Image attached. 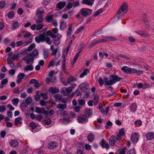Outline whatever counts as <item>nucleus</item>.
<instances>
[{
  "label": "nucleus",
  "mask_w": 154,
  "mask_h": 154,
  "mask_svg": "<svg viewBox=\"0 0 154 154\" xmlns=\"http://www.w3.org/2000/svg\"><path fill=\"white\" fill-rule=\"evenodd\" d=\"M103 11L102 9L101 8L100 9L97 11L94 14V16H96L98 15L101 13Z\"/></svg>",
  "instance_id": "5fc2aeb1"
},
{
  "label": "nucleus",
  "mask_w": 154,
  "mask_h": 154,
  "mask_svg": "<svg viewBox=\"0 0 154 154\" xmlns=\"http://www.w3.org/2000/svg\"><path fill=\"white\" fill-rule=\"evenodd\" d=\"M58 112L60 114L63 119L65 122H68L70 121V117L64 110H59Z\"/></svg>",
  "instance_id": "7ed1b4c3"
},
{
  "label": "nucleus",
  "mask_w": 154,
  "mask_h": 154,
  "mask_svg": "<svg viewBox=\"0 0 154 154\" xmlns=\"http://www.w3.org/2000/svg\"><path fill=\"white\" fill-rule=\"evenodd\" d=\"M85 113L86 115H87L88 116H91L92 113V110L91 109H89L86 110Z\"/></svg>",
  "instance_id": "79ce46f5"
},
{
  "label": "nucleus",
  "mask_w": 154,
  "mask_h": 154,
  "mask_svg": "<svg viewBox=\"0 0 154 154\" xmlns=\"http://www.w3.org/2000/svg\"><path fill=\"white\" fill-rule=\"evenodd\" d=\"M23 91V90L20 91L19 88H15L14 90V92L16 94H19L21 92Z\"/></svg>",
  "instance_id": "a18cd8bd"
},
{
  "label": "nucleus",
  "mask_w": 154,
  "mask_h": 154,
  "mask_svg": "<svg viewBox=\"0 0 154 154\" xmlns=\"http://www.w3.org/2000/svg\"><path fill=\"white\" fill-rule=\"evenodd\" d=\"M31 36V34L29 32H26L24 35V38L29 37Z\"/></svg>",
  "instance_id": "69168bd1"
},
{
  "label": "nucleus",
  "mask_w": 154,
  "mask_h": 154,
  "mask_svg": "<svg viewBox=\"0 0 154 154\" xmlns=\"http://www.w3.org/2000/svg\"><path fill=\"white\" fill-rule=\"evenodd\" d=\"M35 112L41 114H46L48 113V112L45 110L44 108H40L39 107L36 108Z\"/></svg>",
  "instance_id": "ddd939ff"
},
{
  "label": "nucleus",
  "mask_w": 154,
  "mask_h": 154,
  "mask_svg": "<svg viewBox=\"0 0 154 154\" xmlns=\"http://www.w3.org/2000/svg\"><path fill=\"white\" fill-rule=\"evenodd\" d=\"M19 99L18 98H15L12 100V103L15 106H17L19 102Z\"/></svg>",
  "instance_id": "2f4dec72"
},
{
  "label": "nucleus",
  "mask_w": 154,
  "mask_h": 154,
  "mask_svg": "<svg viewBox=\"0 0 154 154\" xmlns=\"http://www.w3.org/2000/svg\"><path fill=\"white\" fill-rule=\"evenodd\" d=\"M34 67L31 63L30 65L26 66L23 69L25 71H32L33 70Z\"/></svg>",
  "instance_id": "4be33fe9"
},
{
  "label": "nucleus",
  "mask_w": 154,
  "mask_h": 154,
  "mask_svg": "<svg viewBox=\"0 0 154 154\" xmlns=\"http://www.w3.org/2000/svg\"><path fill=\"white\" fill-rule=\"evenodd\" d=\"M22 119L21 117H18L16 118L15 119V125H17L19 124H22L21 122Z\"/></svg>",
  "instance_id": "5701e85b"
},
{
  "label": "nucleus",
  "mask_w": 154,
  "mask_h": 154,
  "mask_svg": "<svg viewBox=\"0 0 154 154\" xmlns=\"http://www.w3.org/2000/svg\"><path fill=\"white\" fill-rule=\"evenodd\" d=\"M88 72V69H85L83 72L80 74V78H83L84 76L87 75Z\"/></svg>",
  "instance_id": "f704fd0d"
},
{
  "label": "nucleus",
  "mask_w": 154,
  "mask_h": 154,
  "mask_svg": "<svg viewBox=\"0 0 154 154\" xmlns=\"http://www.w3.org/2000/svg\"><path fill=\"white\" fill-rule=\"evenodd\" d=\"M32 39L29 38V39H26L25 41L24 42L25 45H27L32 42Z\"/></svg>",
  "instance_id": "37998d69"
},
{
  "label": "nucleus",
  "mask_w": 154,
  "mask_h": 154,
  "mask_svg": "<svg viewBox=\"0 0 154 154\" xmlns=\"http://www.w3.org/2000/svg\"><path fill=\"white\" fill-rule=\"evenodd\" d=\"M139 134L138 133H135L131 134V140L134 143H137L139 140Z\"/></svg>",
  "instance_id": "1a4fd4ad"
},
{
  "label": "nucleus",
  "mask_w": 154,
  "mask_h": 154,
  "mask_svg": "<svg viewBox=\"0 0 154 154\" xmlns=\"http://www.w3.org/2000/svg\"><path fill=\"white\" fill-rule=\"evenodd\" d=\"M95 0H83L82 1L83 4H85L88 6H92Z\"/></svg>",
  "instance_id": "dca6fc26"
},
{
  "label": "nucleus",
  "mask_w": 154,
  "mask_h": 154,
  "mask_svg": "<svg viewBox=\"0 0 154 154\" xmlns=\"http://www.w3.org/2000/svg\"><path fill=\"white\" fill-rule=\"evenodd\" d=\"M109 143L111 146H113L115 143L118 144L119 143H117L116 139V136H112L109 138Z\"/></svg>",
  "instance_id": "4468645a"
},
{
  "label": "nucleus",
  "mask_w": 154,
  "mask_h": 154,
  "mask_svg": "<svg viewBox=\"0 0 154 154\" xmlns=\"http://www.w3.org/2000/svg\"><path fill=\"white\" fill-rule=\"evenodd\" d=\"M126 147H124L122 149H121L119 150V152L120 154H125L126 152Z\"/></svg>",
  "instance_id": "ea45409f"
},
{
  "label": "nucleus",
  "mask_w": 154,
  "mask_h": 154,
  "mask_svg": "<svg viewBox=\"0 0 154 154\" xmlns=\"http://www.w3.org/2000/svg\"><path fill=\"white\" fill-rule=\"evenodd\" d=\"M122 78L116 75H111L109 76V79L111 80L112 85L117 82H118L122 79Z\"/></svg>",
  "instance_id": "0eeeda50"
},
{
  "label": "nucleus",
  "mask_w": 154,
  "mask_h": 154,
  "mask_svg": "<svg viewBox=\"0 0 154 154\" xmlns=\"http://www.w3.org/2000/svg\"><path fill=\"white\" fill-rule=\"evenodd\" d=\"M45 26V24L42 23L39 24H37L36 25V30L38 31L43 29V27Z\"/></svg>",
  "instance_id": "473e14b6"
},
{
  "label": "nucleus",
  "mask_w": 154,
  "mask_h": 154,
  "mask_svg": "<svg viewBox=\"0 0 154 154\" xmlns=\"http://www.w3.org/2000/svg\"><path fill=\"white\" fill-rule=\"evenodd\" d=\"M14 14L13 11H11L8 13V17L10 19H11L13 17Z\"/></svg>",
  "instance_id": "864d4df0"
},
{
  "label": "nucleus",
  "mask_w": 154,
  "mask_h": 154,
  "mask_svg": "<svg viewBox=\"0 0 154 154\" xmlns=\"http://www.w3.org/2000/svg\"><path fill=\"white\" fill-rule=\"evenodd\" d=\"M84 28V26H81V27H80V28L77 29L76 32H75V33L76 34L78 33L79 32H80Z\"/></svg>",
  "instance_id": "e2e57ef3"
},
{
  "label": "nucleus",
  "mask_w": 154,
  "mask_h": 154,
  "mask_svg": "<svg viewBox=\"0 0 154 154\" xmlns=\"http://www.w3.org/2000/svg\"><path fill=\"white\" fill-rule=\"evenodd\" d=\"M75 81H76V79L74 78L72 76H70L67 78V83L70 84Z\"/></svg>",
  "instance_id": "c756f323"
},
{
  "label": "nucleus",
  "mask_w": 154,
  "mask_h": 154,
  "mask_svg": "<svg viewBox=\"0 0 154 154\" xmlns=\"http://www.w3.org/2000/svg\"><path fill=\"white\" fill-rule=\"evenodd\" d=\"M9 143L10 145L13 147H16L18 145V142L15 140H11L10 142Z\"/></svg>",
  "instance_id": "412c9836"
},
{
  "label": "nucleus",
  "mask_w": 154,
  "mask_h": 154,
  "mask_svg": "<svg viewBox=\"0 0 154 154\" xmlns=\"http://www.w3.org/2000/svg\"><path fill=\"white\" fill-rule=\"evenodd\" d=\"M73 5L74 8H75L79 6L80 5L79 1H77L75 2H74L73 3Z\"/></svg>",
  "instance_id": "3c124183"
},
{
  "label": "nucleus",
  "mask_w": 154,
  "mask_h": 154,
  "mask_svg": "<svg viewBox=\"0 0 154 154\" xmlns=\"http://www.w3.org/2000/svg\"><path fill=\"white\" fill-rule=\"evenodd\" d=\"M127 11V6L126 4L125 3H123L121 6V8L118 11V14H121L122 12L123 14L126 13Z\"/></svg>",
  "instance_id": "f8f14e48"
},
{
  "label": "nucleus",
  "mask_w": 154,
  "mask_h": 154,
  "mask_svg": "<svg viewBox=\"0 0 154 154\" xmlns=\"http://www.w3.org/2000/svg\"><path fill=\"white\" fill-rule=\"evenodd\" d=\"M94 101L93 103H94V105H96L97 104L99 100V96L97 95H95L94 96Z\"/></svg>",
  "instance_id": "c85d7f7f"
},
{
  "label": "nucleus",
  "mask_w": 154,
  "mask_h": 154,
  "mask_svg": "<svg viewBox=\"0 0 154 154\" xmlns=\"http://www.w3.org/2000/svg\"><path fill=\"white\" fill-rule=\"evenodd\" d=\"M67 107V105L66 103L63 104L61 103H59L57 106V109H60V110H63Z\"/></svg>",
  "instance_id": "6ab92c4d"
},
{
  "label": "nucleus",
  "mask_w": 154,
  "mask_h": 154,
  "mask_svg": "<svg viewBox=\"0 0 154 154\" xmlns=\"http://www.w3.org/2000/svg\"><path fill=\"white\" fill-rule=\"evenodd\" d=\"M35 47V44L34 43H32L28 47L27 51H31Z\"/></svg>",
  "instance_id": "58836bf2"
},
{
  "label": "nucleus",
  "mask_w": 154,
  "mask_h": 154,
  "mask_svg": "<svg viewBox=\"0 0 154 154\" xmlns=\"http://www.w3.org/2000/svg\"><path fill=\"white\" fill-rule=\"evenodd\" d=\"M72 28V24L70 25L68 29L66 35L69 36L71 33Z\"/></svg>",
  "instance_id": "c9c22d12"
},
{
  "label": "nucleus",
  "mask_w": 154,
  "mask_h": 154,
  "mask_svg": "<svg viewBox=\"0 0 154 154\" xmlns=\"http://www.w3.org/2000/svg\"><path fill=\"white\" fill-rule=\"evenodd\" d=\"M35 40L38 43L45 41L48 45H50L52 42L49 37H47L45 38V35L43 34H41L38 36H36L35 38Z\"/></svg>",
  "instance_id": "f03ea898"
},
{
  "label": "nucleus",
  "mask_w": 154,
  "mask_h": 154,
  "mask_svg": "<svg viewBox=\"0 0 154 154\" xmlns=\"http://www.w3.org/2000/svg\"><path fill=\"white\" fill-rule=\"evenodd\" d=\"M44 20L43 16H38L35 20L36 23H40L42 22Z\"/></svg>",
  "instance_id": "393cba45"
},
{
  "label": "nucleus",
  "mask_w": 154,
  "mask_h": 154,
  "mask_svg": "<svg viewBox=\"0 0 154 154\" xmlns=\"http://www.w3.org/2000/svg\"><path fill=\"white\" fill-rule=\"evenodd\" d=\"M146 136L147 140H151L154 138V133L152 132H148L146 134Z\"/></svg>",
  "instance_id": "a211bd4d"
},
{
  "label": "nucleus",
  "mask_w": 154,
  "mask_h": 154,
  "mask_svg": "<svg viewBox=\"0 0 154 154\" xmlns=\"http://www.w3.org/2000/svg\"><path fill=\"white\" fill-rule=\"evenodd\" d=\"M121 70L127 73L134 74L136 73L137 75H139L142 74L143 71L141 70H137L135 68H129L127 66H124L122 67Z\"/></svg>",
  "instance_id": "f257e3e1"
},
{
  "label": "nucleus",
  "mask_w": 154,
  "mask_h": 154,
  "mask_svg": "<svg viewBox=\"0 0 154 154\" xmlns=\"http://www.w3.org/2000/svg\"><path fill=\"white\" fill-rule=\"evenodd\" d=\"M49 54V53L47 51H44V52H43V55H44V58L45 59H46L47 57H48V55Z\"/></svg>",
  "instance_id": "0e129e2a"
},
{
  "label": "nucleus",
  "mask_w": 154,
  "mask_h": 154,
  "mask_svg": "<svg viewBox=\"0 0 154 154\" xmlns=\"http://www.w3.org/2000/svg\"><path fill=\"white\" fill-rule=\"evenodd\" d=\"M27 64H31V62H33V57L31 53L28 54L23 59Z\"/></svg>",
  "instance_id": "423d86ee"
},
{
  "label": "nucleus",
  "mask_w": 154,
  "mask_h": 154,
  "mask_svg": "<svg viewBox=\"0 0 154 154\" xmlns=\"http://www.w3.org/2000/svg\"><path fill=\"white\" fill-rule=\"evenodd\" d=\"M81 15L84 17L91 15L92 13V10L88 8H83L80 10Z\"/></svg>",
  "instance_id": "39448f33"
},
{
  "label": "nucleus",
  "mask_w": 154,
  "mask_h": 154,
  "mask_svg": "<svg viewBox=\"0 0 154 154\" xmlns=\"http://www.w3.org/2000/svg\"><path fill=\"white\" fill-rule=\"evenodd\" d=\"M31 53L33 57H36L38 55V52L36 49L34 50Z\"/></svg>",
  "instance_id": "a19ab883"
},
{
  "label": "nucleus",
  "mask_w": 154,
  "mask_h": 154,
  "mask_svg": "<svg viewBox=\"0 0 154 154\" xmlns=\"http://www.w3.org/2000/svg\"><path fill=\"white\" fill-rule=\"evenodd\" d=\"M32 101V98L30 97H28L26 99L25 102L26 103L29 104Z\"/></svg>",
  "instance_id": "09e8293b"
},
{
  "label": "nucleus",
  "mask_w": 154,
  "mask_h": 154,
  "mask_svg": "<svg viewBox=\"0 0 154 154\" xmlns=\"http://www.w3.org/2000/svg\"><path fill=\"white\" fill-rule=\"evenodd\" d=\"M120 134L121 135L123 136L125 134L124 132V128H122L119 131V132L118 134Z\"/></svg>",
  "instance_id": "bf43d9fd"
},
{
  "label": "nucleus",
  "mask_w": 154,
  "mask_h": 154,
  "mask_svg": "<svg viewBox=\"0 0 154 154\" xmlns=\"http://www.w3.org/2000/svg\"><path fill=\"white\" fill-rule=\"evenodd\" d=\"M19 26V24L18 22L17 21H15L13 23L11 26V28L12 29H14L18 27Z\"/></svg>",
  "instance_id": "7c9ffc66"
},
{
  "label": "nucleus",
  "mask_w": 154,
  "mask_h": 154,
  "mask_svg": "<svg viewBox=\"0 0 154 154\" xmlns=\"http://www.w3.org/2000/svg\"><path fill=\"white\" fill-rule=\"evenodd\" d=\"M8 82V80L7 79H5L2 80L1 82V85H5Z\"/></svg>",
  "instance_id": "6e6d98bb"
},
{
  "label": "nucleus",
  "mask_w": 154,
  "mask_h": 154,
  "mask_svg": "<svg viewBox=\"0 0 154 154\" xmlns=\"http://www.w3.org/2000/svg\"><path fill=\"white\" fill-rule=\"evenodd\" d=\"M95 138V136L93 134H90L88 136V141L92 142Z\"/></svg>",
  "instance_id": "bb28decb"
},
{
  "label": "nucleus",
  "mask_w": 154,
  "mask_h": 154,
  "mask_svg": "<svg viewBox=\"0 0 154 154\" xmlns=\"http://www.w3.org/2000/svg\"><path fill=\"white\" fill-rule=\"evenodd\" d=\"M54 61L53 60H51L48 65V68H49L51 66H54Z\"/></svg>",
  "instance_id": "de8ad7c7"
},
{
  "label": "nucleus",
  "mask_w": 154,
  "mask_h": 154,
  "mask_svg": "<svg viewBox=\"0 0 154 154\" xmlns=\"http://www.w3.org/2000/svg\"><path fill=\"white\" fill-rule=\"evenodd\" d=\"M77 121L79 123L85 124L88 122V119L86 116L82 115L78 118Z\"/></svg>",
  "instance_id": "6e6552de"
},
{
  "label": "nucleus",
  "mask_w": 154,
  "mask_h": 154,
  "mask_svg": "<svg viewBox=\"0 0 154 154\" xmlns=\"http://www.w3.org/2000/svg\"><path fill=\"white\" fill-rule=\"evenodd\" d=\"M80 52H81L80 51H79V52H78L76 54V55H75V56L74 57V58L73 59V60H72V63H75V62L76 60L79 57V54H80Z\"/></svg>",
  "instance_id": "e433bc0d"
},
{
  "label": "nucleus",
  "mask_w": 154,
  "mask_h": 154,
  "mask_svg": "<svg viewBox=\"0 0 154 154\" xmlns=\"http://www.w3.org/2000/svg\"><path fill=\"white\" fill-rule=\"evenodd\" d=\"M112 125V123L109 121L106 123V125H105V127L106 128H109V126H111Z\"/></svg>",
  "instance_id": "13d9d810"
},
{
  "label": "nucleus",
  "mask_w": 154,
  "mask_h": 154,
  "mask_svg": "<svg viewBox=\"0 0 154 154\" xmlns=\"http://www.w3.org/2000/svg\"><path fill=\"white\" fill-rule=\"evenodd\" d=\"M6 107L3 105L0 106V112L2 113L4 112L6 109Z\"/></svg>",
  "instance_id": "603ef678"
},
{
  "label": "nucleus",
  "mask_w": 154,
  "mask_h": 154,
  "mask_svg": "<svg viewBox=\"0 0 154 154\" xmlns=\"http://www.w3.org/2000/svg\"><path fill=\"white\" fill-rule=\"evenodd\" d=\"M29 126L32 129H34L36 127V125L35 123L32 122L29 123Z\"/></svg>",
  "instance_id": "8fccbe9b"
},
{
  "label": "nucleus",
  "mask_w": 154,
  "mask_h": 154,
  "mask_svg": "<svg viewBox=\"0 0 154 154\" xmlns=\"http://www.w3.org/2000/svg\"><path fill=\"white\" fill-rule=\"evenodd\" d=\"M105 38L106 39V41H115L116 39V37L112 36H106Z\"/></svg>",
  "instance_id": "72a5a7b5"
},
{
  "label": "nucleus",
  "mask_w": 154,
  "mask_h": 154,
  "mask_svg": "<svg viewBox=\"0 0 154 154\" xmlns=\"http://www.w3.org/2000/svg\"><path fill=\"white\" fill-rule=\"evenodd\" d=\"M46 19L48 23L52 22L53 20V16L51 14L47 15L46 17Z\"/></svg>",
  "instance_id": "a878e982"
},
{
  "label": "nucleus",
  "mask_w": 154,
  "mask_h": 154,
  "mask_svg": "<svg viewBox=\"0 0 154 154\" xmlns=\"http://www.w3.org/2000/svg\"><path fill=\"white\" fill-rule=\"evenodd\" d=\"M66 5V3L64 1H61L58 2L57 6V8L60 9H61L63 8Z\"/></svg>",
  "instance_id": "f3484780"
},
{
  "label": "nucleus",
  "mask_w": 154,
  "mask_h": 154,
  "mask_svg": "<svg viewBox=\"0 0 154 154\" xmlns=\"http://www.w3.org/2000/svg\"><path fill=\"white\" fill-rule=\"evenodd\" d=\"M103 81L105 83L104 84L105 85L109 86L112 85V83L111 82V80H109L107 78H103Z\"/></svg>",
  "instance_id": "aec40b11"
},
{
  "label": "nucleus",
  "mask_w": 154,
  "mask_h": 154,
  "mask_svg": "<svg viewBox=\"0 0 154 154\" xmlns=\"http://www.w3.org/2000/svg\"><path fill=\"white\" fill-rule=\"evenodd\" d=\"M25 76V74L23 73H19L17 76V78H19L22 80L23 79Z\"/></svg>",
  "instance_id": "c03bdc74"
},
{
  "label": "nucleus",
  "mask_w": 154,
  "mask_h": 154,
  "mask_svg": "<svg viewBox=\"0 0 154 154\" xmlns=\"http://www.w3.org/2000/svg\"><path fill=\"white\" fill-rule=\"evenodd\" d=\"M45 11L42 8H39L36 10V14L38 16H43Z\"/></svg>",
  "instance_id": "2eb2a0df"
},
{
  "label": "nucleus",
  "mask_w": 154,
  "mask_h": 154,
  "mask_svg": "<svg viewBox=\"0 0 154 154\" xmlns=\"http://www.w3.org/2000/svg\"><path fill=\"white\" fill-rule=\"evenodd\" d=\"M122 136V135L119 134L117 135L116 136V139L117 143H119L121 141Z\"/></svg>",
  "instance_id": "4c0bfd02"
},
{
  "label": "nucleus",
  "mask_w": 154,
  "mask_h": 154,
  "mask_svg": "<svg viewBox=\"0 0 154 154\" xmlns=\"http://www.w3.org/2000/svg\"><path fill=\"white\" fill-rule=\"evenodd\" d=\"M150 87V85L148 83H145L143 84V89H145L146 88Z\"/></svg>",
  "instance_id": "680f3d73"
},
{
  "label": "nucleus",
  "mask_w": 154,
  "mask_h": 154,
  "mask_svg": "<svg viewBox=\"0 0 154 154\" xmlns=\"http://www.w3.org/2000/svg\"><path fill=\"white\" fill-rule=\"evenodd\" d=\"M5 1H2L0 2V8H3L5 7Z\"/></svg>",
  "instance_id": "4d7b16f0"
},
{
  "label": "nucleus",
  "mask_w": 154,
  "mask_h": 154,
  "mask_svg": "<svg viewBox=\"0 0 154 154\" xmlns=\"http://www.w3.org/2000/svg\"><path fill=\"white\" fill-rule=\"evenodd\" d=\"M48 102L45 101L43 100H41L39 101V103L42 106H45L48 103Z\"/></svg>",
  "instance_id": "49530a36"
},
{
  "label": "nucleus",
  "mask_w": 154,
  "mask_h": 154,
  "mask_svg": "<svg viewBox=\"0 0 154 154\" xmlns=\"http://www.w3.org/2000/svg\"><path fill=\"white\" fill-rule=\"evenodd\" d=\"M55 98L57 100H60L62 98V96L60 94H57L55 95Z\"/></svg>",
  "instance_id": "774afa93"
},
{
  "label": "nucleus",
  "mask_w": 154,
  "mask_h": 154,
  "mask_svg": "<svg viewBox=\"0 0 154 154\" xmlns=\"http://www.w3.org/2000/svg\"><path fill=\"white\" fill-rule=\"evenodd\" d=\"M72 87L63 88L60 90L61 93L64 96H68L72 91Z\"/></svg>",
  "instance_id": "20e7f679"
},
{
  "label": "nucleus",
  "mask_w": 154,
  "mask_h": 154,
  "mask_svg": "<svg viewBox=\"0 0 154 154\" xmlns=\"http://www.w3.org/2000/svg\"><path fill=\"white\" fill-rule=\"evenodd\" d=\"M58 146L57 143L55 141H51L48 144L47 147L50 149H55Z\"/></svg>",
  "instance_id": "9b49d317"
},
{
  "label": "nucleus",
  "mask_w": 154,
  "mask_h": 154,
  "mask_svg": "<svg viewBox=\"0 0 154 154\" xmlns=\"http://www.w3.org/2000/svg\"><path fill=\"white\" fill-rule=\"evenodd\" d=\"M7 114L9 118H12V117L13 114L11 111H8L7 112Z\"/></svg>",
  "instance_id": "338daca9"
},
{
  "label": "nucleus",
  "mask_w": 154,
  "mask_h": 154,
  "mask_svg": "<svg viewBox=\"0 0 154 154\" xmlns=\"http://www.w3.org/2000/svg\"><path fill=\"white\" fill-rule=\"evenodd\" d=\"M41 95L43 97V98L45 100H48V97L46 93H42L41 94Z\"/></svg>",
  "instance_id": "052dcab7"
},
{
  "label": "nucleus",
  "mask_w": 154,
  "mask_h": 154,
  "mask_svg": "<svg viewBox=\"0 0 154 154\" xmlns=\"http://www.w3.org/2000/svg\"><path fill=\"white\" fill-rule=\"evenodd\" d=\"M79 87L80 89L82 92H86L90 90L88 84H83L80 85Z\"/></svg>",
  "instance_id": "9d476101"
},
{
  "label": "nucleus",
  "mask_w": 154,
  "mask_h": 154,
  "mask_svg": "<svg viewBox=\"0 0 154 154\" xmlns=\"http://www.w3.org/2000/svg\"><path fill=\"white\" fill-rule=\"evenodd\" d=\"M66 27V24L65 22L62 21L60 23V29L62 30L65 29Z\"/></svg>",
  "instance_id": "cd10ccee"
},
{
  "label": "nucleus",
  "mask_w": 154,
  "mask_h": 154,
  "mask_svg": "<svg viewBox=\"0 0 154 154\" xmlns=\"http://www.w3.org/2000/svg\"><path fill=\"white\" fill-rule=\"evenodd\" d=\"M130 107L131 111L133 112H134L136 110L137 106L135 103H133L130 106Z\"/></svg>",
  "instance_id": "b1692460"
}]
</instances>
